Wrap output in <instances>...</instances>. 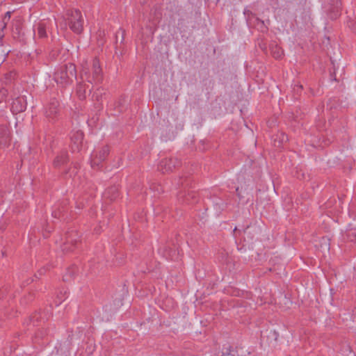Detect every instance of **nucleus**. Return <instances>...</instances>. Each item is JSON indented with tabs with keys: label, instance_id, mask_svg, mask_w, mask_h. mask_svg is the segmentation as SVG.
<instances>
[{
	"label": "nucleus",
	"instance_id": "1",
	"mask_svg": "<svg viewBox=\"0 0 356 356\" xmlns=\"http://www.w3.org/2000/svg\"><path fill=\"white\" fill-rule=\"evenodd\" d=\"M85 65H88V62ZM81 76L90 83H99L102 79V71L99 60L94 58L90 66L83 65Z\"/></svg>",
	"mask_w": 356,
	"mask_h": 356
},
{
	"label": "nucleus",
	"instance_id": "2",
	"mask_svg": "<svg viewBox=\"0 0 356 356\" xmlns=\"http://www.w3.org/2000/svg\"><path fill=\"white\" fill-rule=\"evenodd\" d=\"M76 75V67L73 63L60 66L56 69L54 79L56 82L60 85H66L70 83Z\"/></svg>",
	"mask_w": 356,
	"mask_h": 356
},
{
	"label": "nucleus",
	"instance_id": "3",
	"mask_svg": "<svg viewBox=\"0 0 356 356\" xmlns=\"http://www.w3.org/2000/svg\"><path fill=\"white\" fill-rule=\"evenodd\" d=\"M67 21L70 29L76 33H81L83 31V16L78 10H72L68 13Z\"/></svg>",
	"mask_w": 356,
	"mask_h": 356
},
{
	"label": "nucleus",
	"instance_id": "4",
	"mask_svg": "<svg viewBox=\"0 0 356 356\" xmlns=\"http://www.w3.org/2000/svg\"><path fill=\"white\" fill-rule=\"evenodd\" d=\"M109 154V149L108 147L104 146L101 148L95 154L92 156L91 165L92 167L98 165L99 163L104 161Z\"/></svg>",
	"mask_w": 356,
	"mask_h": 356
},
{
	"label": "nucleus",
	"instance_id": "5",
	"mask_svg": "<svg viewBox=\"0 0 356 356\" xmlns=\"http://www.w3.org/2000/svg\"><path fill=\"white\" fill-rule=\"evenodd\" d=\"M26 107V104L23 99L16 98L15 99L11 104V111L13 113H19L23 112Z\"/></svg>",
	"mask_w": 356,
	"mask_h": 356
},
{
	"label": "nucleus",
	"instance_id": "6",
	"mask_svg": "<svg viewBox=\"0 0 356 356\" xmlns=\"http://www.w3.org/2000/svg\"><path fill=\"white\" fill-rule=\"evenodd\" d=\"M9 131L7 127H0V148L7 146L10 143Z\"/></svg>",
	"mask_w": 356,
	"mask_h": 356
},
{
	"label": "nucleus",
	"instance_id": "7",
	"mask_svg": "<svg viewBox=\"0 0 356 356\" xmlns=\"http://www.w3.org/2000/svg\"><path fill=\"white\" fill-rule=\"evenodd\" d=\"M83 138V133L81 131L75 132L74 134H73V135L71 137L72 141L76 145L77 149L81 145Z\"/></svg>",
	"mask_w": 356,
	"mask_h": 356
},
{
	"label": "nucleus",
	"instance_id": "8",
	"mask_svg": "<svg viewBox=\"0 0 356 356\" xmlns=\"http://www.w3.org/2000/svg\"><path fill=\"white\" fill-rule=\"evenodd\" d=\"M76 94L80 99H83L86 97V86L83 83H79L76 87Z\"/></svg>",
	"mask_w": 356,
	"mask_h": 356
},
{
	"label": "nucleus",
	"instance_id": "9",
	"mask_svg": "<svg viewBox=\"0 0 356 356\" xmlns=\"http://www.w3.org/2000/svg\"><path fill=\"white\" fill-rule=\"evenodd\" d=\"M67 155L66 154L63 153L56 158V159L54 161V164L55 166H59L61 164L65 163L67 161Z\"/></svg>",
	"mask_w": 356,
	"mask_h": 356
},
{
	"label": "nucleus",
	"instance_id": "10",
	"mask_svg": "<svg viewBox=\"0 0 356 356\" xmlns=\"http://www.w3.org/2000/svg\"><path fill=\"white\" fill-rule=\"evenodd\" d=\"M38 35L40 38H45L47 36L46 26L44 23H39L38 24Z\"/></svg>",
	"mask_w": 356,
	"mask_h": 356
},
{
	"label": "nucleus",
	"instance_id": "11",
	"mask_svg": "<svg viewBox=\"0 0 356 356\" xmlns=\"http://www.w3.org/2000/svg\"><path fill=\"white\" fill-rule=\"evenodd\" d=\"M8 96V91L6 89L2 88L0 89V103L5 102Z\"/></svg>",
	"mask_w": 356,
	"mask_h": 356
},
{
	"label": "nucleus",
	"instance_id": "12",
	"mask_svg": "<svg viewBox=\"0 0 356 356\" xmlns=\"http://www.w3.org/2000/svg\"><path fill=\"white\" fill-rule=\"evenodd\" d=\"M168 163H169V164H168V167L165 169L166 172L172 170V167L170 165L172 163V161L171 160H165L161 162L162 165H166Z\"/></svg>",
	"mask_w": 356,
	"mask_h": 356
},
{
	"label": "nucleus",
	"instance_id": "13",
	"mask_svg": "<svg viewBox=\"0 0 356 356\" xmlns=\"http://www.w3.org/2000/svg\"><path fill=\"white\" fill-rule=\"evenodd\" d=\"M273 54L275 58H280L282 56L283 53L282 51H278L276 53L273 52Z\"/></svg>",
	"mask_w": 356,
	"mask_h": 356
},
{
	"label": "nucleus",
	"instance_id": "14",
	"mask_svg": "<svg viewBox=\"0 0 356 356\" xmlns=\"http://www.w3.org/2000/svg\"><path fill=\"white\" fill-rule=\"evenodd\" d=\"M6 15L8 16V17H10V12H7L6 13Z\"/></svg>",
	"mask_w": 356,
	"mask_h": 356
},
{
	"label": "nucleus",
	"instance_id": "15",
	"mask_svg": "<svg viewBox=\"0 0 356 356\" xmlns=\"http://www.w3.org/2000/svg\"><path fill=\"white\" fill-rule=\"evenodd\" d=\"M323 241H324L325 243L327 242V240L325 238H323Z\"/></svg>",
	"mask_w": 356,
	"mask_h": 356
},
{
	"label": "nucleus",
	"instance_id": "16",
	"mask_svg": "<svg viewBox=\"0 0 356 356\" xmlns=\"http://www.w3.org/2000/svg\"><path fill=\"white\" fill-rule=\"evenodd\" d=\"M19 2H23L24 0H18Z\"/></svg>",
	"mask_w": 356,
	"mask_h": 356
}]
</instances>
